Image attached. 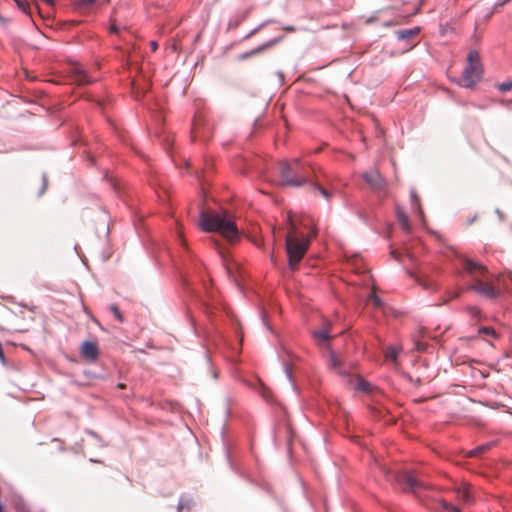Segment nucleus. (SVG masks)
<instances>
[{"instance_id":"obj_12","label":"nucleus","mask_w":512,"mask_h":512,"mask_svg":"<svg viewBox=\"0 0 512 512\" xmlns=\"http://www.w3.org/2000/svg\"><path fill=\"white\" fill-rule=\"evenodd\" d=\"M456 494H457V497L460 501H462L463 503H471L472 500H473V496H472V493H471V486L470 484L468 483H463L461 484L457 489H456Z\"/></svg>"},{"instance_id":"obj_39","label":"nucleus","mask_w":512,"mask_h":512,"mask_svg":"<svg viewBox=\"0 0 512 512\" xmlns=\"http://www.w3.org/2000/svg\"><path fill=\"white\" fill-rule=\"evenodd\" d=\"M286 30L292 32V31H294V28L293 27H287Z\"/></svg>"},{"instance_id":"obj_31","label":"nucleus","mask_w":512,"mask_h":512,"mask_svg":"<svg viewBox=\"0 0 512 512\" xmlns=\"http://www.w3.org/2000/svg\"><path fill=\"white\" fill-rule=\"evenodd\" d=\"M110 310H111V312L115 315V317L117 318V320H118L119 322H123V316H122V314H121V312H120V310H119L118 306H116V305H112V306L110 307Z\"/></svg>"},{"instance_id":"obj_5","label":"nucleus","mask_w":512,"mask_h":512,"mask_svg":"<svg viewBox=\"0 0 512 512\" xmlns=\"http://www.w3.org/2000/svg\"><path fill=\"white\" fill-rule=\"evenodd\" d=\"M395 480L399 483L405 492H412L420 497V492L429 488V485L419 480L413 473L403 471L395 476Z\"/></svg>"},{"instance_id":"obj_34","label":"nucleus","mask_w":512,"mask_h":512,"mask_svg":"<svg viewBox=\"0 0 512 512\" xmlns=\"http://www.w3.org/2000/svg\"><path fill=\"white\" fill-rule=\"evenodd\" d=\"M426 344L425 343H422V342H417L416 343V349L420 352L424 351L426 349Z\"/></svg>"},{"instance_id":"obj_21","label":"nucleus","mask_w":512,"mask_h":512,"mask_svg":"<svg viewBox=\"0 0 512 512\" xmlns=\"http://www.w3.org/2000/svg\"><path fill=\"white\" fill-rule=\"evenodd\" d=\"M465 311L469 314V316L472 318V319H481L482 317V312L480 310L479 307L477 306H467L465 307Z\"/></svg>"},{"instance_id":"obj_3","label":"nucleus","mask_w":512,"mask_h":512,"mask_svg":"<svg viewBox=\"0 0 512 512\" xmlns=\"http://www.w3.org/2000/svg\"><path fill=\"white\" fill-rule=\"evenodd\" d=\"M483 70L480 55L477 51H470L467 56V65L463 70L460 81L461 86L465 88H473L480 82Z\"/></svg>"},{"instance_id":"obj_8","label":"nucleus","mask_w":512,"mask_h":512,"mask_svg":"<svg viewBox=\"0 0 512 512\" xmlns=\"http://www.w3.org/2000/svg\"><path fill=\"white\" fill-rule=\"evenodd\" d=\"M463 267L464 270L469 273L473 279L477 277L484 280L487 279L489 275L488 269L485 266L470 259H465L463 261Z\"/></svg>"},{"instance_id":"obj_7","label":"nucleus","mask_w":512,"mask_h":512,"mask_svg":"<svg viewBox=\"0 0 512 512\" xmlns=\"http://www.w3.org/2000/svg\"><path fill=\"white\" fill-rule=\"evenodd\" d=\"M469 289L488 298H495L498 295V292L491 283L477 277L474 278V281L469 286Z\"/></svg>"},{"instance_id":"obj_1","label":"nucleus","mask_w":512,"mask_h":512,"mask_svg":"<svg viewBox=\"0 0 512 512\" xmlns=\"http://www.w3.org/2000/svg\"><path fill=\"white\" fill-rule=\"evenodd\" d=\"M199 224L204 231L219 232L230 242L239 238L237 226L228 211H223L222 213L202 211Z\"/></svg>"},{"instance_id":"obj_25","label":"nucleus","mask_w":512,"mask_h":512,"mask_svg":"<svg viewBox=\"0 0 512 512\" xmlns=\"http://www.w3.org/2000/svg\"><path fill=\"white\" fill-rule=\"evenodd\" d=\"M479 335H487L496 338L497 333L492 327H483L478 330Z\"/></svg>"},{"instance_id":"obj_40","label":"nucleus","mask_w":512,"mask_h":512,"mask_svg":"<svg viewBox=\"0 0 512 512\" xmlns=\"http://www.w3.org/2000/svg\"><path fill=\"white\" fill-rule=\"evenodd\" d=\"M227 271L229 274L231 273V267L229 265H227Z\"/></svg>"},{"instance_id":"obj_6","label":"nucleus","mask_w":512,"mask_h":512,"mask_svg":"<svg viewBox=\"0 0 512 512\" xmlns=\"http://www.w3.org/2000/svg\"><path fill=\"white\" fill-rule=\"evenodd\" d=\"M362 178L370 188L376 192H381L386 189V180L382 177L377 168L364 172Z\"/></svg>"},{"instance_id":"obj_9","label":"nucleus","mask_w":512,"mask_h":512,"mask_svg":"<svg viewBox=\"0 0 512 512\" xmlns=\"http://www.w3.org/2000/svg\"><path fill=\"white\" fill-rule=\"evenodd\" d=\"M82 358L89 362H95L99 356V347L96 341H84L80 346Z\"/></svg>"},{"instance_id":"obj_2","label":"nucleus","mask_w":512,"mask_h":512,"mask_svg":"<svg viewBox=\"0 0 512 512\" xmlns=\"http://www.w3.org/2000/svg\"><path fill=\"white\" fill-rule=\"evenodd\" d=\"M279 172L282 183L286 186L300 187L308 183V178L302 171L301 162L298 158L279 163Z\"/></svg>"},{"instance_id":"obj_38","label":"nucleus","mask_w":512,"mask_h":512,"mask_svg":"<svg viewBox=\"0 0 512 512\" xmlns=\"http://www.w3.org/2000/svg\"><path fill=\"white\" fill-rule=\"evenodd\" d=\"M117 387H118L119 389H124V388L126 387V385H125L124 383H119V384L117 385Z\"/></svg>"},{"instance_id":"obj_17","label":"nucleus","mask_w":512,"mask_h":512,"mask_svg":"<svg viewBox=\"0 0 512 512\" xmlns=\"http://www.w3.org/2000/svg\"><path fill=\"white\" fill-rule=\"evenodd\" d=\"M397 218H398L403 230H405L406 232H409L410 224H409L408 216L399 208L397 209Z\"/></svg>"},{"instance_id":"obj_16","label":"nucleus","mask_w":512,"mask_h":512,"mask_svg":"<svg viewBox=\"0 0 512 512\" xmlns=\"http://www.w3.org/2000/svg\"><path fill=\"white\" fill-rule=\"evenodd\" d=\"M108 0H77L76 7L79 9H86L93 5L106 3Z\"/></svg>"},{"instance_id":"obj_14","label":"nucleus","mask_w":512,"mask_h":512,"mask_svg":"<svg viewBox=\"0 0 512 512\" xmlns=\"http://www.w3.org/2000/svg\"><path fill=\"white\" fill-rule=\"evenodd\" d=\"M419 32H420V29L418 27H415V28H411V29L397 31L396 35H397L398 39L409 40L411 38L416 37L419 34Z\"/></svg>"},{"instance_id":"obj_37","label":"nucleus","mask_w":512,"mask_h":512,"mask_svg":"<svg viewBox=\"0 0 512 512\" xmlns=\"http://www.w3.org/2000/svg\"><path fill=\"white\" fill-rule=\"evenodd\" d=\"M110 31L111 32H114V33H117L118 32V28L116 27L115 24H112L111 27H110Z\"/></svg>"},{"instance_id":"obj_22","label":"nucleus","mask_w":512,"mask_h":512,"mask_svg":"<svg viewBox=\"0 0 512 512\" xmlns=\"http://www.w3.org/2000/svg\"><path fill=\"white\" fill-rule=\"evenodd\" d=\"M410 197H411V201H412L413 205H415L419 215L422 217L423 216V210L421 208L419 196L417 195L415 190H411Z\"/></svg>"},{"instance_id":"obj_10","label":"nucleus","mask_w":512,"mask_h":512,"mask_svg":"<svg viewBox=\"0 0 512 512\" xmlns=\"http://www.w3.org/2000/svg\"><path fill=\"white\" fill-rule=\"evenodd\" d=\"M287 222H288L289 227H288V232H287L286 239H285L286 241L298 240V239L304 238L301 235V233L299 232L298 224L294 220V218L290 212L287 214Z\"/></svg>"},{"instance_id":"obj_33","label":"nucleus","mask_w":512,"mask_h":512,"mask_svg":"<svg viewBox=\"0 0 512 512\" xmlns=\"http://www.w3.org/2000/svg\"><path fill=\"white\" fill-rule=\"evenodd\" d=\"M460 294H461V290H456V291L450 292L448 299H446L444 301V303L448 302L450 299L458 298L460 296Z\"/></svg>"},{"instance_id":"obj_24","label":"nucleus","mask_w":512,"mask_h":512,"mask_svg":"<svg viewBox=\"0 0 512 512\" xmlns=\"http://www.w3.org/2000/svg\"><path fill=\"white\" fill-rule=\"evenodd\" d=\"M312 188L315 192H318L321 196H323L326 200L331 198V194L328 190L318 185L317 183L312 184Z\"/></svg>"},{"instance_id":"obj_23","label":"nucleus","mask_w":512,"mask_h":512,"mask_svg":"<svg viewBox=\"0 0 512 512\" xmlns=\"http://www.w3.org/2000/svg\"><path fill=\"white\" fill-rule=\"evenodd\" d=\"M438 504L445 511H448V512H460V509L458 507L451 505L450 503H448L444 499L439 500Z\"/></svg>"},{"instance_id":"obj_27","label":"nucleus","mask_w":512,"mask_h":512,"mask_svg":"<svg viewBox=\"0 0 512 512\" xmlns=\"http://www.w3.org/2000/svg\"><path fill=\"white\" fill-rule=\"evenodd\" d=\"M17 6L25 13L30 14V4L25 0H15Z\"/></svg>"},{"instance_id":"obj_11","label":"nucleus","mask_w":512,"mask_h":512,"mask_svg":"<svg viewBox=\"0 0 512 512\" xmlns=\"http://www.w3.org/2000/svg\"><path fill=\"white\" fill-rule=\"evenodd\" d=\"M71 76L77 85H87L92 82L85 71L79 65H73L70 70Z\"/></svg>"},{"instance_id":"obj_28","label":"nucleus","mask_w":512,"mask_h":512,"mask_svg":"<svg viewBox=\"0 0 512 512\" xmlns=\"http://www.w3.org/2000/svg\"><path fill=\"white\" fill-rule=\"evenodd\" d=\"M357 387H358L359 390L364 391L366 393L371 392V385H370V383H368V382H366V381H364L362 379L358 380Z\"/></svg>"},{"instance_id":"obj_36","label":"nucleus","mask_w":512,"mask_h":512,"mask_svg":"<svg viewBox=\"0 0 512 512\" xmlns=\"http://www.w3.org/2000/svg\"><path fill=\"white\" fill-rule=\"evenodd\" d=\"M42 181H43V187H42V190H41L40 194H42L45 191L46 187H47V179H46V177H43Z\"/></svg>"},{"instance_id":"obj_29","label":"nucleus","mask_w":512,"mask_h":512,"mask_svg":"<svg viewBox=\"0 0 512 512\" xmlns=\"http://www.w3.org/2000/svg\"><path fill=\"white\" fill-rule=\"evenodd\" d=\"M368 301H371L373 306L376 308H380L382 306L381 299L375 293H372L369 296Z\"/></svg>"},{"instance_id":"obj_18","label":"nucleus","mask_w":512,"mask_h":512,"mask_svg":"<svg viewBox=\"0 0 512 512\" xmlns=\"http://www.w3.org/2000/svg\"><path fill=\"white\" fill-rule=\"evenodd\" d=\"M309 224H311V232L310 236H308L307 238L311 240L312 238H315L318 233L317 228L312 223V219H310V217H303L300 221V225L303 226L304 228L308 227Z\"/></svg>"},{"instance_id":"obj_19","label":"nucleus","mask_w":512,"mask_h":512,"mask_svg":"<svg viewBox=\"0 0 512 512\" xmlns=\"http://www.w3.org/2000/svg\"><path fill=\"white\" fill-rule=\"evenodd\" d=\"M491 446H492L491 443L480 445V446L472 449L471 451H469L468 456L469 457H478L481 454H483L484 452L488 451L491 448Z\"/></svg>"},{"instance_id":"obj_26","label":"nucleus","mask_w":512,"mask_h":512,"mask_svg":"<svg viewBox=\"0 0 512 512\" xmlns=\"http://www.w3.org/2000/svg\"><path fill=\"white\" fill-rule=\"evenodd\" d=\"M418 282L426 290H429V289H431L433 291L437 290V285L428 279L419 280Z\"/></svg>"},{"instance_id":"obj_32","label":"nucleus","mask_w":512,"mask_h":512,"mask_svg":"<svg viewBox=\"0 0 512 512\" xmlns=\"http://www.w3.org/2000/svg\"><path fill=\"white\" fill-rule=\"evenodd\" d=\"M498 89H499L501 92H506V91L511 90V89H512V81H509V82H505V83L499 84V85H498Z\"/></svg>"},{"instance_id":"obj_4","label":"nucleus","mask_w":512,"mask_h":512,"mask_svg":"<svg viewBox=\"0 0 512 512\" xmlns=\"http://www.w3.org/2000/svg\"><path fill=\"white\" fill-rule=\"evenodd\" d=\"M310 246L309 238L286 241V252L290 269L296 270Z\"/></svg>"},{"instance_id":"obj_15","label":"nucleus","mask_w":512,"mask_h":512,"mask_svg":"<svg viewBox=\"0 0 512 512\" xmlns=\"http://www.w3.org/2000/svg\"><path fill=\"white\" fill-rule=\"evenodd\" d=\"M329 330H330V324L326 323L322 329H320L318 331H314L313 335L320 342H327L331 338L329 335Z\"/></svg>"},{"instance_id":"obj_20","label":"nucleus","mask_w":512,"mask_h":512,"mask_svg":"<svg viewBox=\"0 0 512 512\" xmlns=\"http://www.w3.org/2000/svg\"><path fill=\"white\" fill-rule=\"evenodd\" d=\"M329 365L332 369L337 370L339 373H342V371L340 370L341 359L332 351L330 352L329 355Z\"/></svg>"},{"instance_id":"obj_41","label":"nucleus","mask_w":512,"mask_h":512,"mask_svg":"<svg viewBox=\"0 0 512 512\" xmlns=\"http://www.w3.org/2000/svg\"><path fill=\"white\" fill-rule=\"evenodd\" d=\"M445 32H446V31L441 27V33H442V34H445Z\"/></svg>"},{"instance_id":"obj_35","label":"nucleus","mask_w":512,"mask_h":512,"mask_svg":"<svg viewBox=\"0 0 512 512\" xmlns=\"http://www.w3.org/2000/svg\"><path fill=\"white\" fill-rule=\"evenodd\" d=\"M150 47H151V50H152V51H156V50H157V48H158V44H157V42H156V41H151V42H150Z\"/></svg>"},{"instance_id":"obj_30","label":"nucleus","mask_w":512,"mask_h":512,"mask_svg":"<svg viewBox=\"0 0 512 512\" xmlns=\"http://www.w3.org/2000/svg\"><path fill=\"white\" fill-rule=\"evenodd\" d=\"M398 356V351L395 348H389L386 351V358L396 362Z\"/></svg>"},{"instance_id":"obj_13","label":"nucleus","mask_w":512,"mask_h":512,"mask_svg":"<svg viewBox=\"0 0 512 512\" xmlns=\"http://www.w3.org/2000/svg\"><path fill=\"white\" fill-rule=\"evenodd\" d=\"M276 41H271L269 43H266V44H263V45H260L248 52H245V53H242L238 56V60L239 61H244V60H247L248 58H251L253 56H256L260 53H262L264 50H266L267 48L271 47Z\"/></svg>"}]
</instances>
